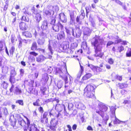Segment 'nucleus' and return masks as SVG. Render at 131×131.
I'll return each mask as SVG.
<instances>
[{"label":"nucleus","instance_id":"nucleus-64","mask_svg":"<svg viewBox=\"0 0 131 131\" xmlns=\"http://www.w3.org/2000/svg\"><path fill=\"white\" fill-rule=\"evenodd\" d=\"M48 131H57L55 128H50V129H48Z\"/></svg>","mask_w":131,"mask_h":131},{"label":"nucleus","instance_id":"nucleus-58","mask_svg":"<svg viewBox=\"0 0 131 131\" xmlns=\"http://www.w3.org/2000/svg\"><path fill=\"white\" fill-rule=\"evenodd\" d=\"M3 108L2 107H0V118L2 117V113L3 111Z\"/></svg>","mask_w":131,"mask_h":131},{"label":"nucleus","instance_id":"nucleus-20","mask_svg":"<svg viewBox=\"0 0 131 131\" xmlns=\"http://www.w3.org/2000/svg\"><path fill=\"white\" fill-rule=\"evenodd\" d=\"M92 76V75L90 73H88L85 74L83 76L82 79V81L83 82L84 81L88 80Z\"/></svg>","mask_w":131,"mask_h":131},{"label":"nucleus","instance_id":"nucleus-60","mask_svg":"<svg viewBox=\"0 0 131 131\" xmlns=\"http://www.w3.org/2000/svg\"><path fill=\"white\" fill-rule=\"evenodd\" d=\"M115 2L117 4L121 5H122L123 4V3L119 1L116 0Z\"/></svg>","mask_w":131,"mask_h":131},{"label":"nucleus","instance_id":"nucleus-28","mask_svg":"<svg viewBox=\"0 0 131 131\" xmlns=\"http://www.w3.org/2000/svg\"><path fill=\"white\" fill-rule=\"evenodd\" d=\"M42 79L45 82H47L49 79V77L48 74L47 73H45L44 74L43 76Z\"/></svg>","mask_w":131,"mask_h":131},{"label":"nucleus","instance_id":"nucleus-42","mask_svg":"<svg viewBox=\"0 0 131 131\" xmlns=\"http://www.w3.org/2000/svg\"><path fill=\"white\" fill-rule=\"evenodd\" d=\"M16 120L14 119L10 120V125L13 127L15 126L16 125Z\"/></svg>","mask_w":131,"mask_h":131},{"label":"nucleus","instance_id":"nucleus-9","mask_svg":"<svg viewBox=\"0 0 131 131\" xmlns=\"http://www.w3.org/2000/svg\"><path fill=\"white\" fill-rule=\"evenodd\" d=\"M69 46L68 44H64L63 45L62 48V50H61V51L68 53H72L73 51L69 48Z\"/></svg>","mask_w":131,"mask_h":131},{"label":"nucleus","instance_id":"nucleus-46","mask_svg":"<svg viewBox=\"0 0 131 131\" xmlns=\"http://www.w3.org/2000/svg\"><path fill=\"white\" fill-rule=\"evenodd\" d=\"M15 49L14 47H12L9 50V53L10 55H12L13 54L14 51Z\"/></svg>","mask_w":131,"mask_h":131},{"label":"nucleus","instance_id":"nucleus-3","mask_svg":"<svg viewBox=\"0 0 131 131\" xmlns=\"http://www.w3.org/2000/svg\"><path fill=\"white\" fill-rule=\"evenodd\" d=\"M95 85L89 84L86 86L84 90V95L87 97L93 98L95 97Z\"/></svg>","mask_w":131,"mask_h":131},{"label":"nucleus","instance_id":"nucleus-53","mask_svg":"<svg viewBox=\"0 0 131 131\" xmlns=\"http://www.w3.org/2000/svg\"><path fill=\"white\" fill-rule=\"evenodd\" d=\"M127 91L125 89H122L121 91V93L122 95H124L127 92Z\"/></svg>","mask_w":131,"mask_h":131},{"label":"nucleus","instance_id":"nucleus-52","mask_svg":"<svg viewBox=\"0 0 131 131\" xmlns=\"http://www.w3.org/2000/svg\"><path fill=\"white\" fill-rule=\"evenodd\" d=\"M19 72H20V75L21 76H23L24 73V70L22 69H21L20 70Z\"/></svg>","mask_w":131,"mask_h":131},{"label":"nucleus","instance_id":"nucleus-39","mask_svg":"<svg viewBox=\"0 0 131 131\" xmlns=\"http://www.w3.org/2000/svg\"><path fill=\"white\" fill-rule=\"evenodd\" d=\"M15 102L16 103H18L19 105L22 106H23L24 104L23 101L22 100H17Z\"/></svg>","mask_w":131,"mask_h":131},{"label":"nucleus","instance_id":"nucleus-24","mask_svg":"<svg viewBox=\"0 0 131 131\" xmlns=\"http://www.w3.org/2000/svg\"><path fill=\"white\" fill-rule=\"evenodd\" d=\"M45 41V39L43 37L40 38L38 39L37 42L38 45H43Z\"/></svg>","mask_w":131,"mask_h":131},{"label":"nucleus","instance_id":"nucleus-27","mask_svg":"<svg viewBox=\"0 0 131 131\" xmlns=\"http://www.w3.org/2000/svg\"><path fill=\"white\" fill-rule=\"evenodd\" d=\"M59 19L62 23H65L67 22V19L64 14L60 16Z\"/></svg>","mask_w":131,"mask_h":131},{"label":"nucleus","instance_id":"nucleus-16","mask_svg":"<svg viewBox=\"0 0 131 131\" xmlns=\"http://www.w3.org/2000/svg\"><path fill=\"white\" fill-rule=\"evenodd\" d=\"M25 83L27 86L33 88L34 87V81L31 80H26L24 81Z\"/></svg>","mask_w":131,"mask_h":131},{"label":"nucleus","instance_id":"nucleus-23","mask_svg":"<svg viewBox=\"0 0 131 131\" xmlns=\"http://www.w3.org/2000/svg\"><path fill=\"white\" fill-rule=\"evenodd\" d=\"M47 21L46 20H44L43 21L42 24L41 26V29L43 30H45L47 28Z\"/></svg>","mask_w":131,"mask_h":131},{"label":"nucleus","instance_id":"nucleus-43","mask_svg":"<svg viewBox=\"0 0 131 131\" xmlns=\"http://www.w3.org/2000/svg\"><path fill=\"white\" fill-rule=\"evenodd\" d=\"M39 99H37L35 102H34L33 104L34 106H39L40 104L39 103Z\"/></svg>","mask_w":131,"mask_h":131},{"label":"nucleus","instance_id":"nucleus-38","mask_svg":"<svg viewBox=\"0 0 131 131\" xmlns=\"http://www.w3.org/2000/svg\"><path fill=\"white\" fill-rule=\"evenodd\" d=\"M115 78L116 79L120 81H121L123 79L122 76L118 74H117L116 75Z\"/></svg>","mask_w":131,"mask_h":131},{"label":"nucleus","instance_id":"nucleus-15","mask_svg":"<svg viewBox=\"0 0 131 131\" xmlns=\"http://www.w3.org/2000/svg\"><path fill=\"white\" fill-rule=\"evenodd\" d=\"M58 123V122L55 119H52L51 121L50 128H56Z\"/></svg>","mask_w":131,"mask_h":131},{"label":"nucleus","instance_id":"nucleus-5","mask_svg":"<svg viewBox=\"0 0 131 131\" xmlns=\"http://www.w3.org/2000/svg\"><path fill=\"white\" fill-rule=\"evenodd\" d=\"M88 66L94 72H100L102 71V69L100 68V67H103V63H102L100 65V67L96 66H95L92 64H88Z\"/></svg>","mask_w":131,"mask_h":131},{"label":"nucleus","instance_id":"nucleus-33","mask_svg":"<svg viewBox=\"0 0 131 131\" xmlns=\"http://www.w3.org/2000/svg\"><path fill=\"white\" fill-rule=\"evenodd\" d=\"M18 123L22 127H24L26 125V122L23 119L19 121Z\"/></svg>","mask_w":131,"mask_h":131},{"label":"nucleus","instance_id":"nucleus-12","mask_svg":"<svg viewBox=\"0 0 131 131\" xmlns=\"http://www.w3.org/2000/svg\"><path fill=\"white\" fill-rule=\"evenodd\" d=\"M19 27L21 30L25 31L27 30L28 28V25L25 22H21L19 23Z\"/></svg>","mask_w":131,"mask_h":131},{"label":"nucleus","instance_id":"nucleus-25","mask_svg":"<svg viewBox=\"0 0 131 131\" xmlns=\"http://www.w3.org/2000/svg\"><path fill=\"white\" fill-rule=\"evenodd\" d=\"M78 41L77 40H76L74 42H73L71 44V48L72 49H74L77 48L78 45Z\"/></svg>","mask_w":131,"mask_h":131},{"label":"nucleus","instance_id":"nucleus-8","mask_svg":"<svg viewBox=\"0 0 131 131\" xmlns=\"http://www.w3.org/2000/svg\"><path fill=\"white\" fill-rule=\"evenodd\" d=\"M124 47L122 45L120 46L117 47L113 46L112 50L114 53L115 52L121 53L122 51H124Z\"/></svg>","mask_w":131,"mask_h":131},{"label":"nucleus","instance_id":"nucleus-17","mask_svg":"<svg viewBox=\"0 0 131 131\" xmlns=\"http://www.w3.org/2000/svg\"><path fill=\"white\" fill-rule=\"evenodd\" d=\"M46 59L45 57L42 54L39 55L36 58V61L38 62H42L44 61Z\"/></svg>","mask_w":131,"mask_h":131},{"label":"nucleus","instance_id":"nucleus-59","mask_svg":"<svg viewBox=\"0 0 131 131\" xmlns=\"http://www.w3.org/2000/svg\"><path fill=\"white\" fill-rule=\"evenodd\" d=\"M87 129L88 130L93 131V129L91 126H88L87 127Z\"/></svg>","mask_w":131,"mask_h":131},{"label":"nucleus","instance_id":"nucleus-11","mask_svg":"<svg viewBox=\"0 0 131 131\" xmlns=\"http://www.w3.org/2000/svg\"><path fill=\"white\" fill-rule=\"evenodd\" d=\"M73 34L74 36L77 37H80L82 33V31L80 28L79 27H77L75 28L74 31L72 29Z\"/></svg>","mask_w":131,"mask_h":131},{"label":"nucleus","instance_id":"nucleus-51","mask_svg":"<svg viewBox=\"0 0 131 131\" xmlns=\"http://www.w3.org/2000/svg\"><path fill=\"white\" fill-rule=\"evenodd\" d=\"M33 90V88H29L28 89V91H27V92L30 94H32L33 92L32 91Z\"/></svg>","mask_w":131,"mask_h":131},{"label":"nucleus","instance_id":"nucleus-13","mask_svg":"<svg viewBox=\"0 0 131 131\" xmlns=\"http://www.w3.org/2000/svg\"><path fill=\"white\" fill-rule=\"evenodd\" d=\"M55 109L58 111L60 112L62 111L63 109L65 110V107L64 105L57 104L56 106Z\"/></svg>","mask_w":131,"mask_h":131},{"label":"nucleus","instance_id":"nucleus-57","mask_svg":"<svg viewBox=\"0 0 131 131\" xmlns=\"http://www.w3.org/2000/svg\"><path fill=\"white\" fill-rule=\"evenodd\" d=\"M56 20L55 19H52L50 22V24L52 25H55L54 24L55 23Z\"/></svg>","mask_w":131,"mask_h":131},{"label":"nucleus","instance_id":"nucleus-29","mask_svg":"<svg viewBox=\"0 0 131 131\" xmlns=\"http://www.w3.org/2000/svg\"><path fill=\"white\" fill-rule=\"evenodd\" d=\"M84 17H85L83 16H81L80 15L77 16L76 18L77 22H79L80 21L83 20L84 18Z\"/></svg>","mask_w":131,"mask_h":131},{"label":"nucleus","instance_id":"nucleus-56","mask_svg":"<svg viewBox=\"0 0 131 131\" xmlns=\"http://www.w3.org/2000/svg\"><path fill=\"white\" fill-rule=\"evenodd\" d=\"M38 110L39 112L41 113H42L43 111V107L41 106H40L38 108Z\"/></svg>","mask_w":131,"mask_h":131},{"label":"nucleus","instance_id":"nucleus-32","mask_svg":"<svg viewBox=\"0 0 131 131\" xmlns=\"http://www.w3.org/2000/svg\"><path fill=\"white\" fill-rule=\"evenodd\" d=\"M8 83L7 82L4 81L1 84V86L4 89H6L8 87Z\"/></svg>","mask_w":131,"mask_h":131},{"label":"nucleus","instance_id":"nucleus-55","mask_svg":"<svg viewBox=\"0 0 131 131\" xmlns=\"http://www.w3.org/2000/svg\"><path fill=\"white\" fill-rule=\"evenodd\" d=\"M114 43V42L112 41H109L106 44V47H107L108 46H110L111 45L113 44Z\"/></svg>","mask_w":131,"mask_h":131},{"label":"nucleus","instance_id":"nucleus-63","mask_svg":"<svg viewBox=\"0 0 131 131\" xmlns=\"http://www.w3.org/2000/svg\"><path fill=\"white\" fill-rule=\"evenodd\" d=\"M80 71L79 72H80V73H82L84 71V68L83 67L80 65Z\"/></svg>","mask_w":131,"mask_h":131},{"label":"nucleus","instance_id":"nucleus-7","mask_svg":"<svg viewBox=\"0 0 131 131\" xmlns=\"http://www.w3.org/2000/svg\"><path fill=\"white\" fill-rule=\"evenodd\" d=\"M38 46L36 42L35 41L32 42L31 45L30 49L32 51H35L36 50H38L39 51H41L43 53H44L45 52V50L44 49L41 48H37Z\"/></svg>","mask_w":131,"mask_h":131},{"label":"nucleus","instance_id":"nucleus-21","mask_svg":"<svg viewBox=\"0 0 131 131\" xmlns=\"http://www.w3.org/2000/svg\"><path fill=\"white\" fill-rule=\"evenodd\" d=\"M118 87L120 89H122L127 88L128 86V84L125 83H118Z\"/></svg>","mask_w":131,"mask_h":131},{"label":"nucleus","instance_id":"nucleus-41","mask_svg":"<svg viewBox=\"0 0 131 131\" xmlns=\"http://www.w3.org/2000/svg\"><path fill=\"white\" fill-rule=\"evenodd\" d=\"M121 121L117 118L116 116H115V119L113 121L114 124H118L120 123Z\"/></svg>","mask_w":131,"mask_h":131},{"label":"nucleus","instance_id":"nucleus-10","mask_svg":"<svg viewBox=\"0 0 131 131\" xmlns=\"http://www.w3.org/2000/svg\"><path fill=\"white\" fill-rule=\"evenodd\" d=\"M48 113L47 112H45L43 114V116L41 117V122L44 124H47L48 123Z\"/></svg>","mask_w":131,"mask_h":131},{"label":"nucleus","instance_id":"nucleus-50","mask_svg":"<svg viewBox=\"0 0 131 131\" xmlns=\"http://www.w3.org/2000/svg\"><path fill=\"white\" fill-rule=\"evenodd\" d=\"M63 85V84L62 83L60 82L58 83L57 84V87L59 89L61 88L62 86Z\"/></svg>","mask_w":131,"mask_h":131},{"label":"nucleus","instance_id":"nucleus-14","mask_svg":"<svg viewBox=\"0 0 131 131\" xmlns=\"http://www.w3.org/2000/svg\"><path fill=\"white\" fill-rule=\"evenodd\" d=\"M57 39L58 40H60L62 39H64L65 37L64 32L63 31H60L58 33L57 36Z\"/></svg>","mask_w":131,"mask_h":131},{"label":"nucleus","instance_id":"nucleus-31","mask_svg":"<svg viewBox=\"0 0 131 131\" xmlns=\"http://www.w3.org/2000/svg\"><path fill=\"white\" fill-rule=\"evenodd\" d=\"M19 45L18 46L19 48H21V47L22 45V43L23 42H24L26 43H27V40L25 39H21V40H19Z\"/></svg>","mask_w":131,"mask_h":131},{"label":"nucleus","instance_id":"nucleus-48","mask_svg":"<svg viewBox=\"0 0 131 131\" xmlns=\"http://www.w3.org/2000/svg\"><path fill=\"white\" fill-rule=\"evenodd\" d=\"M40 38L43 37L45 38V37L46 36V34L42 32H41L40 34Z\"/></svg>","mask_w":131,"mask_h":131},{"label":"nucleus","instance_id":"nucleus-62","mask_svg":"<svg viewBox=\"0 0 131 131\" xmlns=\"http://www.w3.org/2000/svg\"><path fill=\"white\" fill-rule=\"evenodd\" d=\"M47 89L46 88H43V89H41V90L42 91V93L43 95L45 94V92L46 90Z\"/></svg>","mask_w":131,"mask_h":131},{"label":"nucleus","instance_id":"nucleus-19","mask_svg":"<svg viewBox=\"0 0 131 131\" xmlns=\"http://www.w3.org/2000/svg\"><path fill=\"white\" fill-rule=\"evenodd\" d=\"M34 19L37 23H39L42 19L41 14L39 13L36 14Z\"/></svg>","mask_w":131,"mask_h":131},{"label":"nucleus","instance_id":"nucleus-18","mask_svg":"<svg viewBox=\"0 0 131 131\" xmlns=\"http://www.w3.org/2000/svg\"><path fill=\"white\" fill-rule=\"evenodd\" d=\"M29 53L30 56H29L28 58V59L29 60H32L34 61L35 60V58L34 57L32 58V57L31 56L32 55L36 57L38 54L35 51H34L30 52Z\"/></svg>","mask_w":131,"mask_h":131},{"label":"nucleus","instance_id":"nucleus-4","mask_svg":"<svg viewBox=\"0 0 131 131\" xmlns=\"http://www.w3.org/2000/svg\"><path fill=\"white\" fill-rule=\"evenodd\" d=\"M24 117L26 118L27 121V124L28 126V129L29 131H40L35 126V124L33 123L30 124V121L28 118L26 116L23 115Z\"/></svg>","mask_w":131,"mask_h":131},{"label":"nucleus","instance_id":"nucleus-47","mask_svg":"<svg viewBox=\"0 0 131 131\" xmlns=\"http://www.w3.org/2000/svg\"><path fill=\"white\" fill-rule=\"evenodd\" d=\"M57 26H58L59 28L60 27L61 29H63V26L60 22H58L57 24Z\"/></svg>","mask_w":131,"mask_h":131},{"label":"nucleus","instance_id":"nucleus-49","mask_svg":"<svg viewBox=\"0 0 131 131\" xmlns=\"http://www.w3.org/2000/svg\"><path fill=\"white\" fill-rule=\"evenodd\" d=\"M48 49L50 52L51 54H52L53 52L52 48L50 44L48 45Z\"/></svg>","mask_w":131,"mask_h":131},{"label":"nucleus","instance_id":"nucleus-45","mask_svg":"<svg viewBox=\"0 0 131 131\" xmlns=\"http://www.w3.org/2000/svg\"><path fill=\"white\" fill-rule=\"evenodd\" d=\"M70 20L72 22L74 21V16L73 13H71L70 14Z\"/></svg>","mask_w":131,"mask_h":131},{"label":"nucleus","instance_id":"nucleus-6","mask_svg":"<svg viewBox=\"0 0 131 131\" xmlns=\"http://www.w3.org/2000/svg\"><path fill=\"white\" fill-rule=\"evenodd\" d=\"M14 88V84H12L9 89L10 93L14 92V94L16 95L20 94L22 93V91L21 90L19 89L18 86L16 87L15 90Z\"/></svg>","mask_w":131,"mask_h":131},{"label":"nucleus","instance_id":"nucleus-37","mask_svg":"<svg viewBox=\"0 0 131 131\" xmlns=\"http://www.w3.org/2000/svg\"><path fill=\"white\" fill-rule=\"evenodd\" d=\"M53 29L54 30L55 32H58L59 30V28L58 26L57 25H55L52 27Z\"/></svg>","mask_w":131,"mask_h":131},{"label":"nucleus","instance_id":"nucleus-44","mask_svg":"<svg viewBox=\"0 0 131 131\" xmlns=\"http://www.w3.org/2000/svg\"><path fill=\"white\" fill-rule=\"evenodd\" d=\"M61 72V70L58 68H56L54 70V72L56 74L60 73Z\"/></svg>","mask_w":131,"mask_h":131},{"label":"nucleus","instance_id":"nucleus-40","mask_svg":"<svg viewBox=\"0 0 131 131\" xmlns=\"http://www.w3.org/2000/svg\"><path fill=\"white\" fill-rule=\"evenodd\" d=\"M126 56L127 57H131V48L128 49L126 52Z\"/></svg>","mask_w":131,"mask_h":131},{"label":"nucleus","instance_id":"nucleus-30","mask_svg":"<svg viewBox=\"0 0 131 131\" xmlns=\"http://www.w3.org/2000/svg\"><path fill=\"white\" fill-rule=\"evenodd\" d=\"M9 81L11 84L12 85L15 82V79L14 76L10 75L9 78Z\"/></svg>","mask_w":131,"mask_h":131},{"label":"nucleus","instance_id":"nucleus-22","mask_svg":"<svg viewBox=\"0 0 131 131\" xmlns=\"http://www.w3.org/2000/svg\"><path fill=\"white\" fill-rule=\"evenodd\" d=\"M23 35L26 36L27 37L31 38L32 37V34L28 31H25L22 32Z\"/></svg>","mask_w":131,"mask_h":131},{"label":"nucleus","instance_id":"nucleus-61","mask_svg":"<svg viewBox=\"0 0 131 131\" xmlns=\"http://www.w3.org/2000/svg\"><path fill=\"white\" fill-rule=\"evenodd\" d=\"M122 44L123 45H127V43H128V42L126 41V40H123L122 41Z\"/></svg>","mask_w":131,"mask_h":131},{"label":"nucleus","instance_id":"nucleus-54","mask_svg":"<svg viewBox=\"0 0 131 131\" xmlns=\"http://www.w3.org/2000/svg\"><path fill=\"white\" fill-rule=\"evenodd\" d=\"M44 13L46 15H49L51 14L50 12L48 10H45L44 12Z\"/></svg>","mask_w":131,"mask_h":131},{"label":"nucleus","instance_id":"nucleus-1","mask_svg":"<svg viewBox=\"0 0 131 131\" xmlns=\"http://www.w3.org/2000/svg\"><path fill=\"white\" fill-rule=\"evenodd\" d=\"M93 39L94 40L91 42V44L94 49L95 53L94 56L95 57L102 58L104 55V53L102 51V47L101 45L102 44V40L100 38L99 36L96 35L93 38Z\"/></svg>","mask_w":131,"mask_h":131},{"label":"nucleus","instance_id":"nucleus-34","mask_svg":"<svg viewBox=\"0 0 131 131\" xmlns=\"http://www.w3.org/2000/svg\"><path fill=\"white\" fill-rule=\"evenodd\" d=\"M108 62L110 65L113 64L114 62V60L112 58H110L108 59Z\"/></svg>","mask_w":131,"mask_h":131},{"label":"nucleus","instance_id":"nucleus-2","mask_svg":"<svg viewBox=\"0 0 131 131\" xmlns=\"http://www.w3.org/2000/svg\"><path fill=\"white\" fill-rule=\"evenodd\" d=\"M108 107L103 104H99L97 106V109L95 110L96 112L98 113L103 118V120L107 121L109 118L108 115L105 113L107 110Z\"/></svg>","mask_w":131,"mask_h":131},{"label":"nucleus","instance_id":"nucleus-35","mask_svg":"<svg viewBox=\"0 0 131 131\" xmlns=\"http://www.w3.org/2000/svg\"><path fill=\"white\" fill-rule=\"evenodd\" d=\"M116 108L114 106H112L110 108V111L112 114H114L115 115V111Z\"/></svg>","mask_w":131,"mask_h":131},{"label":"nucleus","instance_id":"nucleus-26","mask_svg":"<svg viewBox=\"0 0 131 131\" xmlns=\"http://www.w3.org/2000/svg\"><path fill=\"white\" fill-rule=\"evenodd\" d=\"M60 77H61L62 79L63 80L65 81V85L64 86V87L66 88L68 86H67L66 85V84L68 83V78L67 77L66 75H64L63 76L60 75Z\"/></svg>","mask_w":131,"mask_h":131},{"label":"nucleus","instance_id":"nucleus-36","mask_svg":"<svg viewBox=\"0 0 131 131\" xmlns=\"http://www.w3.org/2000/svg\"><path fill=\"white\" fill-rule=\"evenodd\" d=\"M87 47L86 42L84 41L82 42V43L81 47L84 49H86Z\"/></svg>","mask_w":131,"mask_h":131}]
</instances>
